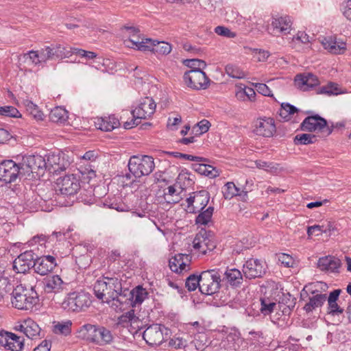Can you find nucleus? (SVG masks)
Here are the masks:
<instances>
[{
    "instance_id": "f257e3e1",
    "label": "nucleus",
    "mask_w": 351,
    "mask_h": 351,
    "mask_svg": "<svg viewBox=\"0 0 351 351\" xmlns=\"http://www.w3.org/2000/svg\"><path fill=\"white\" fill-rule=\"evenodd\" d=\"M29 282L30 289L24 288L21 285L17 286L12 293V304L20 310H32L38 303V294L34 290V284L37 282L36 278L29 276L26 279Z\"/></svg>"
},
{
    "instance_id": "f03ea898",
    "label": "nucleus",
    "mask_w": 351,
    "mask_h": 351,
    "mask_svg": "<svg viewBox=\"0 0 351 351\" xmlns=\"http://www.w3.org/2000/svg\"><path fill=\"white\" fill-rule=\"evenodd\" d=\"M122 284L118 278L103 277L98 279L94 285L95 296L103 302L110 303L114 300L118 291H121Z\"/></svg>"
},
{
    "instance_id": "7ed1b4c3",
    "label": "nucleus",
    "mask_w": 351,
    "mask_h": 351,
    "mask_svg": "<svg viewBox=\"0 0 351 351\" xmlns=\"http://www.w3.org/2000/svg\"><path fill=\"white\" fill-rule=\"evenodd\" d=\"M129 173H126L125 178L127 180L131 179L132 176L135 178L149 175L155 167L154 160L152 156H132L128 162Z\"/></svg>"
},
{
    "instance_id": "20e7f679",
    "label": "nucleus",
    "mask_w": 351,
    "mask_h": 351,
    "mask_svg": "<svg viewBox=\"0 0 351 351\" xmlns=\"http://www.w3.org/2000/svg\"><path fill=\"white\" fill-rule=\"evenodd\" d=\"M156 107V103L152 97H146L141 99L138 106L131 112L133 119L130 122H125L124 128L130 129L138 125L141 119H149L154 114Z\"/></svg>"
},
{
    "instance_id": "39448f33",
    "label": "nucleus",
    "mask_w": 351,
    "mask_h": 351,
    "mask_svg": "<svg viewBox=\"0 0 351 351\" xmlns=\"http://www.w3.org/2000/svg\"><path fill=\"white\" fill-rule=\"evenodd\" d=\"M90 304L88 294L75 291L67 295L62 302V307L68 311L80 312L84 311Z\"/></svg>"
},
{
    "instance_id": "423d86ee",
    "label": "nucleus",
    "mask_w": 351,
    "mask_h": 351,
    "mask_svg": "<svg viewBox=\"0 0 351 351\" xmlns=\"http://www.w3.org/2000/svg\"><path fill=\"white\" fill-rule=\"evenodd\" d=\"M221 278L218 271L210 269L200 274L199 291L202 294L213 295L220 287Z\"/></svg>"
},
{
    "instance_id": "0eeeda50",
    "label": "nucleus",
    "mask_w": 351,
    "mask_h": 351,
    "mask_svg": "<svg viewBox=\"0 0 351 351\" xmlns=\"http://www.w3.org/2000/svg\"><path fill=\"white\" fill-rule=\"evenodd\" d=\"M300 127L303 131H320L323 136H329L333 131V126H329L326 120L317 114L305 118Z\"/></svg>"
},
{
    "instance_id": "6e6552de",
    "label": "nucleus",
    "mask_w": 351,
    "mask_h": 351,
    "mask_svg": "<svg viewBox=\"0 0 351 351\" xmlns=\"http://www.w3.org/2000/svg\"><path fill=\"white\" fill-rule=\"evenodd\" d=\"M186 84L194 90H205L210 84V79L202 70H190L183 76Z\"/></svg>"
},
{
    "instance_id": "1a4fd4ad",
    "label": "nucleus",
    "mask_w": 351,
    "mask_h": 351,
    "mask_svg": "<svg viewBox=\"0 0 351 351\" xmlns=\"http://www.w3.org/2000/svg\"><path fill=\"white\" fill-rule=\"evenodd\" d=\"M209 199L210 195L208 191L202 190L194 192L186 199L187 205L185 209L189 213H197L207 206Z\"/></svg>"
},
{
    "instance_id": "9d476101",
    "label": "nucleus",
    "mask_w": 351,
    "mask_h": 351,
    "mask_svg": "<svg viewBox=\"0 0 351 351\" xmlns=\"http://www.w3.org/2000/svg\"><path fill=\"white\" fill-rule=\"evenodd\" d=\"M40 59L42 63L47 60L63 59L69 57V52H67V47L60 44L47 46L39 50Z\"/></svg>"
},
{
    "instance_id": "9b49d317",
    "label": "nucleus",
    "mask_w": 351,
    "mask_h": 351,
    "mask_svg": "<svg viewBox=\"0 0 351 351\" xmlns=\"http://www.w3.org/2000/svg\"><path fill=\"white\" fill-rule=\"evenodd\" d=\"M165 330H167L165 326L153 324L145 329L143 333V337L148 345L152 346H159L165 340Z\"/></svg>"
},
{
    "instance_id": "f8f14e48",
    "label": "nucleus",
    "mask_w": 351,
    "mask_h": 351,
    "mask_svg": "<svg viewBox=\"0 0 351 351\" xmlns=\"http://www.w3.org/2000/svg\"><path fill=\"white\" fill-rule=\"evenodd\" d=\"M127 30L128 32V39L124 41V44L125 46L136 49L141 51H146V49L149 47L148 40H150V38H146L142 36L139 34V30L135 27H128Z\"/></svg>"
},
{
    "instance_id": "ddd939ff",
    "label": "nucleus",
    "mask_w": 351,
    "mask_h": 351,
    "mask_svg": "<svg viewBox=\"0 0 351 351\" xmlns=\"http://www.w3.org/2000/svg\"><path fill=\"white\" fill-rule=\"evenodd\" d=\"M20 168L12 160H5L0 164V180L5 183L14 182L19 176Z\"/></svg>"
},
{
    "instance_id": "4468645a",
    "label": "nucleus",
    "mask_w": 351,
    "mask_h": 351,
    "mask_svg": "<svg viewBox=\"0 0 351 351\" xmlns=\"http://www.w3.org/2000/svg\"><path fill=\"white\" fill-rule=\"evenodd\" d=\"M57 186L62 195H73L80 189V182L73 175H67L58 179Z\"/></svg>"
},
{
    "instance_id": "2eb2a0df",
    "label": "nucleus",
    "mask_w": 351,
    "mask_h": 351,
    "mask_svg": "<svg viewBox=\"0 0 351 351\" xmlns=\"http://www.w3.org/2000/svg\"><path fill=\"white\" fill-rule=\"evenodd\" d=\"M45 162L46 169L51 173L64 171L70 165L69 161L66 160L64 154L60 152L49 154Z\"/></svg>"
},
{
    "instance_id": "dca6fc26",
    "label": "nucleus",
    "mask_w": 351,
    "mask_h": 351,
    "mask_svg": "<svg viewBox=\"0 0 351 351\" xmlns=\"http://www.w3.org/2000/svg\"><path fill=\"white\" fill-rule=\"evenodd\" d=\"M265 271V263L258 259H250L243 267L244 276L250 279L262 277Z\"/></svg>"
},
{
    "instance_id": "f3484780",
    "label": "nucleus",
    "mask_w": 351,
    "mask_h": 351,
    "mask_svg": "<svg viewBox=\"0 0 351 351\" xmlns=\"http://www.w3.org/2000/svg\"><path fill=\"white\" fill-rule=\"evenodd\" d=\"M43 282L44 291L47 293H59L68 291V283L64 282L58 275L47 276Z\"/></svg>"
},
{
    "instance_id": "a211bd4d",
    "label": "nucleus",
    "mask_w": 351,
    "mask_h": 351,
    "mask_svg": "<svg viewBox=\"0 0 351 351\" xmlns=\"http://www.w3.org/2000/svg\"><path fill=\"white\" fill-rule=\"evenodd\" d=\"M34 253L27 250L21 254L14 261L13 267L18 273H25L34 265Z\"/></svg>"
},
{
    "instance_id": "6ab92c4d",
    "label": "nucleus",
    "mask_w": 351,
    "mask_h": 351,
    "mask_svg": "<svg viewBox=\"0 0 351 351\" xmlns=\"http://www.w3.org/2000/svg\"><path fill=\"white\" fill-rule=\"evenodd\" d=\"M254 132L264 137H271L276 132V125L272 118H260L254 122Z\"/></svg>"
},
{
    "instance_id": "aec40b11",
    "label": "nucleus",
    "mask_w": 351,
    "mask_h": 351,
    "mask_svg": "<svg viewBox=\"0 0 351 351\" xmlns=\"http://www.w3.org/2000/svg\"><path fill=\"white\" fill-rule=\"evenodd\" d=\"M292 21L288 16L273 17L269 30L275 36L279 34H288L291 29Z\"/></svg>"
},
{
    "instance_id": "412c9836",
    "label": "nucleus",
    "mask_w": 351,
    "mask_h": 351,
    "mask_svg": "<svg viewBox=\"0 0 351 351\" xmlns=\"http://www.w3.org/2000/svg\"><path fill=\"white\" fill-rule=\"evenodd\" d=\"M56 265V258L53 256H43L35 259L34 269L37 274L45 276L51 272Z\"/></svg>"
},
{
    "instance_id": "4be33fe9",
    "label": "nucleus",
    "mask_w": 351,
    "mask_h": 351,
    "mask_svg": "<svg viewBox=\"0 0 351 351\" xmlns=\"http://www.w3.org/2000/svg\"><path fill=\"white\" fill-rule=\"evenodd\" d=\"M295 86L302 91L309 90L319 84L317 77L311 73L298 74L294 80Z\"/></svg>"
},
{
    "instance_id": "5701e85b",
    "label": "nucleus",
    "mask_w": 351,
    "mask_h": 351,
    "mask_svg": "<svg viewBox=\"0 0 351 351\" xmlns=\"http://www.w3.org/2000/svg\"><path fill=\"white\" fill-rule=\"evenodd\" d=\"M191 256L186 254H178L169 260V267L176 273H182L190 269Z\"/></svg>"
},
{
    "instance_id": "b1692460",
    "label": "nucleus",
    "mask_w": 351,
    "mask_h": 351,
    "mask_svg": "<svg viewBox=\"0 0 351 351\" xmlns=\"http://www.w3.org/2000/svg\"><path fill=\"white\" fill-rule=\"evenodd\" d=\"M193 246L195 250L203 255L206 254L208 252H211L216 247L215 242L206 236V232H200L195 236L193 241Z\"/></svg>"
},
{
    "instance_id": "393cba45",
    "label": "nucleus",
    "mask_w": 351,
    "mask_h": 351,
    "mask_svg": "<svg viewBox=\"0 0 351 351\" xmlns=\"http://www.w3.org/2000/svg\"><path fill=\"white\" fill-rule=\"evenodd\" d=\"M320 43L325 49L332 54H343L346 50V43L338 41L332 36L323 37Z\"/></svg>"
},
{
    "instance_id": "a878e982",
    "label": "nucleus",
    "mask_w": 351,
    "mask_h": 351,
    "mask_svg": "<svg viewBox=\"0 0 351 351\" xmlns=\"http://www.w3.org/2000/svg\"><path fill=\"white\" fill-rule=\"evenodd\" d=\"M26 162L27 165L32 167L34 173L37 177L40 176L46 169L45 158L40 155H29L26 156Z\"/></svg>"
},
{
    "instance_id": "bb28decb",
    "label": "nucleus",
    "mask_w": 351,
    "mask_h": 351,
    "mask_svg": "<svg viewBox=\"0 0 351 351\" xmlns=\"http://www.w3.org/2000/svg\"><path fill=\"white\" fill-rule=\"evenodd\" d=\"M341 261L334 256H324L318 260L317 267L322 271L339 272Z\"/></svg>"
},
{
    "instance_id": "cd10ccee",
    "label": "nucleus",
    "mask_w": 351,
    "mask_h": 351,
    "mask_svg": "<svg viewBox=\"0 0 351 351\" xmlns=\"http://www.w3.org/2000/svg\"><path fill=\"white\" fill-rule=\"evenodd\" d=\"M130 300H132L130 290L126 288L123 289L121 287V291H118L117 295L114 296V300H112L111 302H112V306H115L119 310H124L127 306L132 307Z\"/></svg>"
},
{
    "instance_id": "c85d7f7f",
    "label": "nucleus",
    "mask_w": 351,
    "mask_h": 351,
    "mask_svg": "<svg viewBox=\"0 0 351 351\" xmlns=\"http://www.w3.org/2000/svg\"><path fill=\"white\" fill-rule=\"evenodd\" d=\"M95 125L101 130L110 132L119 128L120 122L114 115H110L108 117L98 118L95 121Z\"/></svg>"
},
{
    "instance_id": "c756f323",
    "label": "nucleus",
    "mask_w": 351,
    "mask_h": 351,
    "mask_svg": "<svg viewBox=\"0 0 351 351\" xmlns=\"http://www.w3.org/2000/svg\"><path fill=\"white\" fill-rule=\"evenodd\" d=\"M97 327V325L86 324L78 329V337L89 342L95 343Z\"/></svg>"
},
{
    "instance_id": "7c9ffc66",
    "label": "nucleus",
    "mask_w": 351,
    "mask_h": 351,
    "mask_svg": "<svg viewBox=\"0 0 351 351\" xmlns=\"http://www.w3.org/2000/svg\"><path fill=\"white\" fill-rule=\"evenodd\" d=\"M148 46L150 47L146 49V51H153L162 55H167L171 51V45L165 42H159L157 40H148Z\"/></svg>"
},
{
    "instance_id": "2f4dec72",
    "label": "nucleus",
    "mask_w": 351,
    "mask_h": 351,
    "mask_svg": "<svg viewBox=\"0 0 351 351\" xmlns=\"http://www.w3.org/2000/svg\"><path fill=\"white\" fill-rule=\"evenodd\" d=\"M113 341V335L111 331L101 326H98L95 343L98 345L110 344Z\"/></svg>"
},
{
    "instance_id": "473e14b6",
    "label": "nucleus",
    "mask_w": 351,
    "mask_h": 351,
    "mask_svg": "<svg viewBox=\"0 0 351 351\" xmlns=\"http://www.w3.org/2000/svg\"><path fill=\"white\" fill-rule=\"evenodd\" d=\"M326 299V294L317 293L309 298V301L305 304L304 309L308 313L311 312L321 307L325 303Z\"/></svg>"
},
{
    "instance_id": "72a5a7b5",
    "label": "nucleus",
    "mask_w": 351,
    "mask_h": 351,
    "mask_svg": "<svg viewBox=\"0 0 351 351\" xmlns=\"http://www.w3.org/2000/svg\"><path fill=\"white\" fill-rule=\"evenodd\" d=\"M130 293L132 298L130 302L132 303V307L141 304L149 295L147 290L140 285L130 291Z\"/></svg>"
},
{
    "instance_id": "f704fd0d",
    "label": "nucleus",
    "mask_w": 351,
    "mask_h": 351,
    "mask_svg": "<svg viewBox=\"0 0 351 351\" xmlns=\"http://www.w3.org/2000/svg\"><path fill=\"white\" fill-rule=\"evenodd\" d=\"M223 280L232 287H238L242 282L243 276L239 270L230 269L225 272Z\"/></svg>"
},
{
    "instance_id": "c9c22d12",
    "label": "nucleus",
    "mask_w": 351,
    "mask_h": 351,
    "mask_svg": "<svg viewBox=\"0 0 351 351\" xmlns=\"http://www.w3.org/2000/svg\"><path fill=\"white\" fill-rule=\"evenodd\" d=\"M72 322L71 320L53 322L52 331L56 335L67 336L71 332Z\"/></svg>"
},
{
    "instance_id": "e433bc0d",
    "label": "nucleus",
    "mask_w": 351,
    "mask_h": 351,
    "mask_svg": "<svg viewBox=\"0 0 351 351\" xmlns=\"http://www.w3.org/2000/svg\"><path fill=\"white\" fill-rule=\"evenodd\" d=\"M49 119L52 122L64 123L67 121L68 112L62 107H55L50 112Z\"/></svg>"
},
{
    "instance_id": "4c0bfd02",
    "label": "nucleus",
    "mask_w": 351,
    "mask_h": 351,
    "mask_svg": "<svg viewBox=\"0 0 351 351\" xmlns=\"http://www.w3.org/2000/svg\"><path fill=\"white\" fill-rule=\"evenodd\" d=\"M193 169L202 175L209 176L210 178H215L219 175V171L211 165L197 163L193 165Z\"/></svg>"
},
{
    "instance_id": "58836bf2",
    "label": "nucleus",
    "mask_w": 351,
    "mask_h": 351,
    "mask_svg": "<svg viewBox=\"0 0 351 351\" xmlns=\"http://www.w3.org/2000/svg\"><path fill=\"white\" fill-rule=\"evenodd\" d=\"M26 324L27 326L25 325L26 329L24 334L28 338L34 339L40 337L41 329L36 322L29 318L26 319Z\"/></svg>"
},
{
    "instance_id": "ea45409f",
    "label": "nucleus",
    "mask_w": 351,
    "mask_h": 351,
    "mask_svg": "<svg viewBox=\"0 0 351 351\" xmlns=\"http://www.w3.org/2000/svg\"><path fill=\"white\" fill-rule=\"evenodd\" d=\"M223 197L226 199H230L234 196L241 195V193H244L246 195L247 191L244 190L241 191L239 188L236 186L233 182H228L225 184L223 189Z\"/></svg>"
},
{
    "instance_id": "a19ab883",
    "label": "nucleus",
    "mask_w": 351,
    "mask_h": 351,
    "mask_svg": "<svg viewBox=\"0 0 351 351\" xmlns=\"http://www.w3.org/2000/svg\"><path fill=\"white\" fill-rule=\"evenodd\" d=\"M163 199L167 204H171L178 203L181 197L174 186H169L164 191Z\"/></svg>"
},
{
    "instance_id": "79ce46f5",
    "label": "nucleus",
    "mask_w": 351,
    "mask_h": 351,
    "mask_svg": "<svg viewBox=\"0 0 351 351\" xmlns=\"http://www.w3.org/2000/svg\"><path fill=\"white\" fill-rule=\"evenodd\" d=\"M298 112V109L289 103H282L279 110V116L284 121L291 119L292 115Z\"/></svg>"
},
{
    "instance_id": "37998d69",
    "label": "nucleus",
    "mask_w": 351,
    "mask_h": 351,
    "mask_svg": "<svg viewBox=\"0 0 351 351\" xmlns=\"http://www.w3.org/2000/svg\"><path fill=\"white\" fill-rule=\"evenodd\" d=\"M214 208L213 206L208 207L205 210L200 211L199 214L196 217L195 223L198 225H207L211 220L213 215Z\"/></svg>"
},
{
    "instance_id": "c03bdc74",
    "label": "nucleus",
    "mask_w": 351,
    "mask_h": 351,
    "mask_svg": "<svg viewBox=\"0 0 351 351\" xmlns=\"http://www.w3.org/2000/svg\"><path fill=\"white\" fill-rule=\"evenodd\" d=\"M333 230L332 226L330 222L328 223V225L326 228L324 226L320 225H314L312 226H309L307 228V234L308 237L312 235L319 236L322 233L330 232Z\"/></svg>"
},
{
    "instance_id": "a18cd8bd",
    "label": "nucleus",
    "mask_w": 351,
    "mask_h": 351,
    "mask_svg": "<svg viewBox=\"0 0 351 351\" xmlns=\"http://www.w3.org/2000/svg\"><path fill=\"white\" fill-rule=\"evenodd\" d=\"M26 162V158L24 156L22 160V162L20 163L19 165V168H20L19 171V176H24L26 179H34L36 178V176L35 173H34L33 170L32 169V167L30 166L27 165V163Z\"/></svg>"
},
{
    "instance_id": "49530a36",
    "label": "nucleus",
    "mask_w": 351,
    "mask_h": 351,
    "mask_svg": "<svg viewBox=\"0 0 351 351\" xmlns=\"http://www.w3.org/2000/svg\"><path fill=\"white\" fill-rule=\"evenodd\" d=\"M24 105L26 108L27 111L33 116V117L37 120H43L44 114L40 111L38 106L29 100H25Z\"/></svg>"
},
{
    "instance_id": "de8ad7c7",
    "label": "nucleus",
    "mask_w": 351,
    "mask_h": 351,
    "mask_svg": "<svg viewBox=\"0 0 351 351\" xmlns=\"http://www.w3.org/2000/svg\"><path fill=\"white\" fill-rule=\"evenodd\" d=\"M260 301V311L264 315H269L277 306V304L268 298H261Z\"/></svg>"
},
{
    "instance_id": "09e8293b",
    "label": "nucleus",
    "mask_w": 351,
    "mask_h": 351,
    "mask_svg": "<svg viewBox=\"0 0 351 351\" xmlns=\"http://www.w3.org/2000/svg\"><path fill=\"white\" fill-rule=\"evenodd\" d=\"M316 141V136L311 134H298L294 138L295 145H308L314 143Z\"/></svg>"
},
{
    "instance_id": "8fccbe9b",
    "label": "nucleus",
    "mask_w": 351,
    "mask_h": 351,
    "mask_svg": "<svg viewBox=\"0 0 351 351\" xmlns=\"http://www.w3.org/2000/svg\"><path fill=\"white\" fill-rule=\"evenodd\" d=\"M67 52H69V56L72 54H77L82 58H84L86 60H92L97 57V53L93 51H86L78 48H67Z\"/></svg>"
},
{
    "instance_id": "3c124183",
    "label": "nucleus",
    "mask_w": 351,
    "mask_h": 351,
    "mask_svg": "<svg viewBox=\"0 0 351 351\" xmlns=\"http://www.w3.org/2000/svg\"><path fill=\"white\" fill-rule=\"evenodd\" d=\"M225 70L227 75L231 77L242 79L245 77V73L237 66L233 64H228L226 65Z\"/></svg>"
},
{
    "instance_id": "603ef678",
    "label": "nucleus",
    "mask_w": 351,
    "mask_h": 351,
    "mask_svg": "<svg viewBox=\"0 0 351 351\" xmlns=\"http://www.w3.org/2000/svg\"><path fill=\"white\" fill-rule=\"evenodd\" d=\"M200 274H191L186 279L185 286L189 291H195L197 287L199 288Z\"/></svg>"
},
{
    "instance_id": "864d4df0",
    "label": "nucleus",
    "mask_w": 351,
    "mask_h": 351,
    "mask_svg": "<svg viewBox=\"0 0 351 351\" xmlns=\"http://www.w3.org/2000/svg\"><path fill=\"white\" fill-rule=\"evenodd\" d=\"M278 262L285 267H293L295 265L293 258L285 253H280L277 254Z\"/></svg>"
},
{
    "instance_id": "5fc2aeb1",
    "label": "nucleus",
    "mask_w": 351,
    "mask_h": 351,
    "mask_svg": "<svg viewBox=\"0 0 351 351\" xmlns=\"http://www.w3.org/2000/svg\"><path fill=\"white\" fill-rule=\"evenodd\" d=\"M0 115L15 118L21 117L19 111L13 106H1Z\"/></svg>"
},
{
    "instance_id": "6e6d98bb",
    "label": "nucleus",
    "mask_w": 351,
    "mask_h": 351,
    "mask_svg": "<svg viewBox=\"0 0 351 351\" xmlns=\"http://www.w3.org/2000/svg\"><path fill=\"white\" fill-rule=\"evenodd\" d=\"M185 64L191 68V70H202L206 66L204 61L199 59H190L184 61Z\"/></svg>"
},
{
    "instance_id": "4d7b16f0",
    "label": "nucleus",
    "mask_w": 351,
    "mask_h": 351,
    "mask_svg": "<svg viewBox=\"0 0 351 351\" xmlns=\"http://www.w3.org/2000/svg\"><path fill=\"white\" fill-rule=\"evenodd\" d=\"M318 94H325L327 95H337L338 88L335 84L330 83L327 86L320 87L317 90Z\"/></svg>"
},
{
    "instance_id": "13d9d810",
    "label": "nucleus",
    "mask_w": 351,
    "mask_h": 351,
    "mask_svg": "<svg viewBox=\"0 0 351 351\" xmlns=\"http://www.w3.org/2000/svg\"><path fill=\"white\" fill-rule=\"evenodd\" d=\"M210 126V122L208 120L203 119L196 124L193 130H195L196 134H202L209 130Z\"/></svg>"
},
{
    "instance_id": "bf43d9fd",
    "label": "nucleus",
    "mask_w": 351,
    "mask_h": 351,
    "mask_svg": "<svg viewBox=\"0 0 351 351\" xmlns=\"http://www.w3.org/2000/svg\"><path fill=\"white\" fill-rule=\"evenodd\" d=\"M24 58L26 60H29L32 64L37 65L42 64L41 60L40 59V52L38 51H29L28 53L24 54Z\"/></svg>"
},
{
    "instance_id": "052dcab7",
    "label": "nucleus",
    "mask_w": 351,
    "mask_h": 351,
    "mask_svg": "<svg viewBox=\"0 0 351 351\" xmlns=\"http://www.w3.org/2000/svg\"><path fill=\"white\" fill-rule=\"evenodd\" d=\"M215 32L219 36H223L227 38H234L236 36L235 33L231 32L228 28L223 26L216 27Z\"/></svg>"
},
{
    "instance_id": "680f3d73",
    "label": "nucleus",
    "mask_w": 351,
    "mask_h": 351,
    "mask_svg": "<svg viewBox=\"0 0 351 351\" xmlns=\"http://www.w3.org/2000/svg\"><path fill=\"white\" fill-rule=\"evenodd\" d=\"M328 313L332 315H339L343 313V310L337 304V302L328 301Z\"/></svg>"
},
{
    "instance_id": "e2e57ef3",
    "label": "nucleus",
    "mask_w": 351,
    "mask_h": 351,
    "mask_svg": "<svg viewBox=\"0 0 351 351\" xmlns=\"http://www.w3.org/2000/svg\"><path fill=\"white\" fill-rule=\"evenodd\" d=\"M256 93L253 88L245 87L243 89L238 91L236 94L238 98H243L247 96L249 99H252L255 96Z\"/></svg>"
},
{
    "instance_id": "0e129e2a",
    "label": "nucleus",
    "mask_w": 351,
    "mask_h": 351,
    "mask_svg": "<svg viewBox=\"0 0 351 351\" xmlns=\"http://www.w3.org/2000/svg\"><path fill=\"white\" fill-rule=\"evenodd\" d=\"M341 10L343 16L349 21H351V0H347L342 3Z\"/></svg>"
},
{
    "instance_id": "69168bd1",
    "label": "nucleus",
    "mask_w": 351,
    "mask_h": 351,
    "mask_svg": "<svg viewBox=\"0 0 351 351\" xmlns=\"http://www.w3.org/2000/svg\"><path fill=\"white\" fill-rule=\"evenodd\" d=\"M256 90L265 96H272L271 90L265 84L258 83L256 84Z\"/></svg>"
},
{
    "instance_id": "338daca9",
    "label": "nucleus",
    "mask_w": 351,
    "mask_h": 351,
    "mask_svg": "<svg viewBox=\"0 0 351 351\" xmlns=\"http://www.w3.org/2000/svg\"><path fill=\"white\" fill-rule=\"evenodd\" d=\"M182 121V117L180 115H178L176 117H169L167 121V127L173 130V127L180 124Z\"/></svg>"
},
{
    "instance_id": "774afa93",
    "label": "nucleus",
    "mask_w": 351,
    "mask_h": 351,
    "mask_svg": "<svg viewBox=\"0 0 351 351\" xmlns=\"http://www.w3.org/2000/svg\"><path fill=\"white\" fill-rule=\"evenodd\" d=\"M51 346L50 341L44 340L33 351H50Z\"/></svg>"
}]
</instances>
